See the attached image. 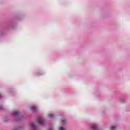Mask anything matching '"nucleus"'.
<instances>
[{
	"label": "nucleus",
	"mask_w": 130,
	"mask_h": 130,
	"mask_svg": "<svg viewBox=\"0 0 130 130\" xmlns=\"http://www.w3.org/2000/svg\"><path fill=\"white\" fill-rule=\"evenodd\" d=\"M124 99H122V100H121V101H122V102H124Z\"/></svg>",
	"instance_id": "9b49d317"
},
{
	"label": "nucleus",
	"mask_w": 130,
	"mask_h": 130,
	"mask_svg": "<svg viewBox=\"0 0 130 130\" xmlns=\"http://www.w3.org/2000/svg\"><path fill=\"white\" fill-rule=\"evenodd\" d=\"M30 109L33 112H36L37 111V108L36 107H30Z\"/></svg>",
	"instance_id": "20e7f679"
},
{
	"label": "nucleus",
	"mask_w": 130,
	"mask_h": 130,
	"mask_svg": "<svg viewBox=\"0 0 130 130\" xmlns=\"http://www.w3.org/2000/svg\"><path fill=\"white\" fill-rule=\"evenodd\" d=\"M60 130H64V128H63V127H61L60 128Z\"/></svg>",
	"instance_id": "1a4fd4ad"
},
{
	"label": "nucleus",
	"mask_w": 130,
	"mask_h": 130,
	"mask_svg": "<svg viewBox=\"0 0 130 130\" xmlns=\"http://www.w3.org/2000/svg\"><path fill=\"white\" fill-rule=\"evenodd\" d=\"M30 127H31L32 130H39L38 129V127L35 125L34 123H30Z\"/></svg>",
	"instance_id": "f03ea898"
},
{
	"label": "nucleus",
	"mask_w": 130,
	"mask_h": 130,
	"mask_svg": "<svg viewBox=\"0 0 130 130\" xmlns=\"http://www.w3.org/2000/svg\"><path fill=\"white\" fill-rule=\"evenodd\" d=\"M2 97V94H0V98Z\"/></svg>",
	"instance_id": "ddd939ff"
},
{
	"label": "nucleus",
	"mask_w": 130,
	"mask_h": 130,
	"mask_svg": "<svg viewBox=\"0 0 130 130\" xmlns=\"http://www.w3.org/2000/svg\"><path fill=\"white\" fill-rule=\"evenodd\" d=\"M0 110H2V107H0Z\"/></svg>",
	"instance_id": "f8f14e48"
},
{
	"label": "nucleus",
	"mask_w": 130,
	"mask_h": 130,
	"mask_svg": "<svg viewBox=\"0 0 130 130\" xmlns=\"http://www.w3.org/2000/svg\"><path fill=\"white\" fill-rule=\"evenodd\" d=\"M12 114L15 117H19V114H20V112H17L16 113H13Z\"/></svg>",
	"instance_id": "39448f33"
},
{
	"label": "nucleus",
	"mask_w": 130,
	"mask_h": 130,
	"mask_svg": "<svg viewBox=\"0 0 130 130\" xmlns=\"http://www.w3.org/2000/svg\"><path fill=\"white\" fill-rule=\"evenodd\" d=\"M13 130H19V127L15 128Z\"/></svg>",
	"instance_id": "9d476101"
},
{
	"label": "nucleus",
	"mask_w": 130,
	"mask_h": 130,
	"mask_svg": "<svg viewBox=\"0 0 130 130\" xmlns=\"http://www.w3.org/2000/svg\"><path fill=\"white\" fill-rule=\"evenodd\" d=\"M66 123H67V120L66 119L62 120V124H66Z\"/></svg>",
	"instance_id": "0eeeda50"
},
{
	"label": "nucleus",
	"mask_w": 130,
	"mask_h": 130,
	"mask_svg": "<svg viewBox=\"0 0 130 130\" xmlns=\"http://www.w3.org/2000/svg\"><path fill=\"white\" fill-rule=\"evenodd\" d=\"M115 129H116V126H112L111 127V130H115Z\"/></svg>",
	"instance_id": "6e6552de"
},
{
	"label": "nucleus",
	"mask_w": 130,
	"mask_h": 130,
	"mask_svg": "<svg viewBox=\"0 0 130 130\" xmlns=\"http://www.w3.org/2000/svg\"><path fill=\"white\" fill-rule=\"evenodd\" d=\"M48 116L49 118H53V117H54V115L53 114H50Z\"/></svg>",
	"instance_id": "423d86ee"
},
{
	"label": "nucleus",
	"mask_w": 130,
	"mask_h": 130,
	"mask_svg": "<svg viewBox=\"0 0 130 130\" xmlns=\"http://www.w3.org/2000/svg\"><path fill=\"white\" fill-rule=\"evenodd\" d=\"M37 121L38 123H39L41 125H44V119L42 117H38Z\"/></svg>",
	"instance_id": "f257e3e1"
},
{
	"label": "nucleus",
	"mask_w": 130,
	"mask_h": 130,
	"mask_svg": "<svg viewBox=\"0 0 130 130\" xmlns=\"http://www.w3.org/2000/svg\"><path fill=\"white\" fill-rule=\"evenodd\" d=\"M90 128H91V129L93 130H99L98 128H97V126H96V125H95V124H91L90 125Z\"/></svg>",
	"instance_id": "7ed1b4c3"
}]
</instances>
